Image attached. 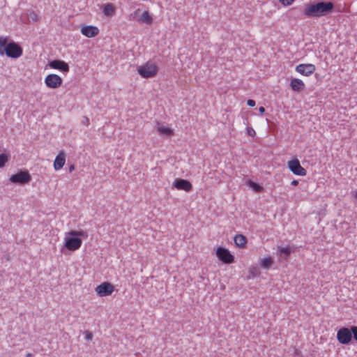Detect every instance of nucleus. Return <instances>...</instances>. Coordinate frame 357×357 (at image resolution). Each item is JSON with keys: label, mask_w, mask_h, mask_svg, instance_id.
<instances>
[{"label": "nucleus", "mask_w": 357, "mask_h": 357, "mask_svg": "<svg viewBox=\"0 0 357 357\" xmlns=\"http://www.w3.org/2000/svg\"><path fill=\"white\" fill-rule=\"evenodd\" d=\"M259 112H260L261 114H264L266 109L264 107H260L259 108Z\"/></svg>", "instance_id": "nucleus-32"}, {"label": "nucleus", "mask_w": 357, "mask_h": 357, "mask_svg": "<svg viewBox=\"0 0 357 357\" xmlns=\"http://www.w3.org/2000/svg\"><path fill=\"white\" fill-rule=\"evenodd\" d=\"M66 157L63 151H61L54 161V168L56 171L61 169L65 165Z\"/></svg>", "instance_id": "nucleus-16"}, {"label": "nucleus", "mask_w": 357, "mask_h": 357, "mask_svg": "<svg viewBox=\"0 0 357 357\" xmlns=\"http://www.w3.org/2000/svg\"><path fill=\"white\" fill-rule=\"evenodd\" d=\"M86 124L88 125L89 124V119L88 118H86Z\"/></svg>", "instance_id": "nucleus-36"}, {"label": "nucleus", "mask_w": 357, "mask_h": 357, "mask_svg": "<svg viewBox=\"0 0 357 357\" xmlns=\"http://www.w3.org/2000/svg\"><path fill=\"white\" fill-rule=\"evenodd\" d=\"M334 7L332 2H319L305 6L303 14L307 17H317L331 12Z\"/></svg>", "instance_id": "nucleus-3"}, {"label": "nucleus", "mask_w": 357, "mask_h": 357, "mask_svg": "<svg viewBox=\"0 0 357 357\" xmlns=\"http://www.w3.org/2000/svg\"><path fill=\"white\" fill-rule=\"evenodd\" d=\"M10 160V155L6 153H2L0 154V168L5 167L6 163Z\"/></svg>", "instance_id": "nucleus-22"}, {"label": "nucleus", "mask_w": 357, "mask_h": 357, "mask_svg": "<svg viewBox=\"0 0 357 357\" xmlns=\"http://www.w3.org/2000/svg\"><path fill=\"white\" fill-rule=\"evenodd\" d=\"M139 10V9L135 10V13L137 14Z\"/></svg>", "instance_id": "nucleus-39"}, {"label": "nucleus", "mask_w": 357, "mask_h": 357, "mask_svg": "<svg viewBox=\"0 0 357 357\" xmlns=\"http://www.w3.org/2000/svg\"><path fill=\"white\" fill-rule=\"evenodd\" d=\"M23 54L22 47L10 40L7 36H0V55H6L11 59L20 58Z\"/></svg>", "instance_id": "nucleus-1"}, {"label": "nucleus", "mask_w": 357, "mask_h": 357, "mask_svg": "<svg viewBox=\"0 0 357 357\" xmlns=\"http://www.w3.org/2000/svg\"><path fill=\"white\" fill-rule=\"evenodd\" d=\"M351 328L354 339L357 342V326H353L351 327Z\"/></svg>", "instance_id": "nucleus-26"}, {"label": "nucleus", "mask_w": 357, "mask_h": 357, "mask_svg": "<svg viewBox=\"0 0 357 357\" xmlns=\"http://www.w3.org/2000/svg\"><path fill=\"white\" fill-rule=\"evenodd\" d=\"M291 184L292 185H297L298 184V180L294 179V180H293V181L291 182Z\"/></svg>", "instance_id": "nucleus-33"}, {"label": "nucleus", "mask_w": 357, "mask_h": 357, "mask_svg": "<svg viewBox=\"0 0 357 357\" xmlns=\"http://www.w3.org/2000/svg\"><path fill=\"white\" fill-rule=\"evenodd\" d=\"M102 13L107 17H112L116 11V6L112 3H107L102 6Z\"/></svg>", "instance_id": "nucleus-17"}, {"label": "nucleus", "mask_w": 357, "mask_h": 357, "mask_svg": "<svg viewBox=\"0 0 357 357\" xmlns=\"http://www.w3.org/2000/svg\"><path fill=\"white\" fill-rule=\"evenodd\" d=\"M115 290V287L109 282H103L95 288V292L100 297L110 296Z\"/></svg>", "instance_id": "nucleus-7"}, {"label": "nucleus", "mask_w": 357, "mask_h": 357, "mask_svg": "<svg viewBox=\"0 0 357 357\" xmlns=\"http://www.w3.org/2000/svg\"><path fill=\"white\" fill-rule=\"evenodd\" d=\"M247 105L250 107H254L255 106V101L252 99H249L247 100Z\"/></svg>", "instance_id": "nucleus-29"}, {"label": "nucleus", "mask_w": 357, "mask_h": 357, "mask_svg": "<svg viewBox=\"0 0 357 357\" xmlns=\"http://www.w3.org/2000/svg\"><path fill=\"white\" fill-rule=\"evenodd\" d=\"M337 340L340 344H349L352 340L351 328L342 327L337 331Z\"/></svg>", "instance_id": "nucleus-8"}, {"label": "nucleus", "mask_w": 357, "mask_h": 357, "mask_svg": "<svg viewBox=\"0 0 357 357\" xmlns=\"http://www.w3.org/2000/svg\"><path fill=\"white\" fill-rule=\"evenodd\" d=\"M290 87L294 91L300 92L305 89V84L304 82L299 78H292L290 81Z\"/></svg>", "instance_id": "nucleus-15"}, {"label": "nucleus", "mask_w": 357, "mask_h": 357, "mask_svg": "<svg viewBox=\"0 0 357 357\" xmlns=\"http://www.w3.org/2000/svg\"><path fill=\"white\" fill-rule=\"evenodd\" d=\"M246 132L247 134L251 137H255L256 135L255 130L251 127H248L246 129Z\"/></svg>", "instance_id": "nucleus-27"}, {"label": "nucleus", "mask_w": 357, "mask_h": 357, "mask_svg": "<svg viewBox=\"0 0 357 357\" xmlns=\"http://www.w3.org/2000/svg\"><path fill=\"white\" fill-rule=\"evenodd\" d=\"M80 32L87 38H93L98 35L99 29L96 26L83 24L81 26Z\"/></svg>", "instance_id": "nucleus-12"}, {"label": "nucleus", "mask_w": 357, "mask_h": 357, "mask_svg": "<svg viewBox=\"0 0 357 357\" xmlns=\"http://www.w3.org/2000/svg\"><path fill=\"white\" fill-rule=\"evenodd\" d=\"M247 184L256 192H261L263 191V188L255 182L249 180L247 181Z\"/></svg>", "instance_id": "nucleus-23"}, {"label": "nucleus", "mask_w": 357, "mask_h": 357, "mask_svg": "<svg viewBox=\"0 0 357 357\" xmlns=\"http://www.w3.org/2000/svg\"><path fill=\"white\" fill-rule=\"evenodd\" d=\"M30 18L33 20V21H37L38 20V16L35 13H31L30 14Z\"/></svg>", "instance_id": "nucleus-30"}, {"label": "nucleus", "mask_w": 357, "mask_h": 357, "mask_svg": "<svg viewBox=\"0 0 357 357\" xmlns=\"http://www.w3.org/2000/svg\"><path fill=\"white\" fill-rule=\"evenodd\" d=\"M159 68L155 63L147 61L144 64L139 66L137 69V73L145 79L154 77L158 73Z\"/></svg>", "instance_id": "nucleus-4"}, {"label": "nucleus", "mask_w": 357, "mask_h": 357, "mask_svg": "<svg viewBox=\"0 0 357 357\" xmlns=\"http://www.w3.org/2000/svg\"><path fill=\"white\" fill-rule=\"evenodd\" d=\"M215 255L218 259L224 264H230L234 263V257L229 250L223 247H218L215 250Z\"/></svg>", "instance_id": "nucleus-5"}, {"label": "nucleus", "mask_w": 357, "mask_h": 357, "mask_svg": "<svg viewBox=\"0 0 357 357\" xmlns=\"http://www.w3.org/2000/svg\"><path fill=\"white\" fill-rule=\"evenodd\" d=\"M354 197L357 199V190L355 192Z\"/></svg>", "instance_id": "nucleus-37"}, {"label": "nucleus", "mask_w": 357, "mask_h": 357, "mask_svg": "<svg viewBox=\"0 0 357 357\" xmlns=\"http://www.w3.org/2000/svg\"><path fill=\"white\" fill-rule=\"evenodd\" d=\"M249 273L252 275V278L258 274V271L255 267H251L249 269Z\"/></svg>", "instance_id": "nucleus-28"}, {"label": "nucleus", "mask_w": 357, "mask_h": 357, "mask_svg": "<svg viewBox=\"0 0 357 357\" xmlns=\"http://www.w3.org/2000/svg\"><path fill=\"white\" fill-rule=\"evenodd\" d=\"M295 70L301 75L309 77L315 72L316 67L312 63H301L296 66Z\"/></svg>", "instance_id": "nucleus-11"}, {"label": "nucleus", "mask_w": 357, "mask_h": 357, "mask_svg": "<svg viewBox=\"0 0 357 357\" xmlns=\"http://www.w3.org/2000/svg\"><path fill=\"white\" fill-rule=\"evenodd\" d=\"M273 264V261L271 257H265L260 261L261 267L265 269H269Z\"/></svg>", "instance_id": "nucleus-21"}, {"label": "nucleus", "mask_w": 357, "mask_h": 357, "mask_svg": "<svg viewBox=\"0 0 357 357\" xmlns=\"http://www.w3.org/2000/svg\"><path fill=\"white\" fill-rule=\"evenodd\" d=\"M87 237L88 233L84 230H70L66 234L64 246L69 251H75L81 247L82 238Z\"/></svg>", "instance_id": "nucleus-2"}, {"label": "nucleus", "mask_w": 357, "mask_h": 357, "mask_svg": "<svg viewBox=\"0 0 357 357\" xmlns=\"http://www.w3.org/2000/svg\"><path fill=\"white\" fill-rule=\"evenodd\" d=\"M74 169H75V168H74V165H71V166L70 167V168H69V170H70V172H72V171H73V170H74Z\"/></svg>", "instance_id": "nucleus-34"}, {"label": "nucleus", "mask_w": 357, "mask_h": 357, "mask_svg": "<svg viewBox=\"0 0 357 357\" xmlns=\"http://www.w3.org/2000/svg\"><path fill=\"white\" fill-rule=\"evenodd\" d=\"M157 130L160 135L170 136L173 135V130L169 127L160 126L158 127Z\"/></svg>", "instance_id": "nucleus-20"}, {"label": "nucleus", "mask_w": 357, "mask_h": 357, "mask_svg": "<svg viewBox=\"0 0 357 357\" xmlns=\"http://www.w3.org/2000/svg\"><path fill=\"white\" fill-rule=\"evenodd\" d=\"M287 167L295 175L304 176L307 171L303 168L297 158H293L287 162Z\"/></svg>", "instance_id": "nucleus-6"}, {"label": "nucleus", "mask_w": 357, "mask_h": 357, "mask_svg": "<svg viewBox=\"0 0 357 357\" xmlns=\"http://www.w3.org/2000/svg\"><path fill=\"white\" fill-rule=\"evenodd\" d=\"M234 244L239 248H244L247 244V238L243 234H236L234 237Z\"/></svg>", "instance_id": "nucleus-18"}, {"label": "nucleus", "mask_w": 357, "mask_h": 357, "mask_svg": "<svg viewBox=\"0 0 357 357\" xmlns=\"http://www.w3.org/2000/svg\"><path fill=\"white\" fill-rule=\"evenodd\" d=\"M129 17H130V19H134V17H132V14H130V15H129Z\"/></svg>", "instance_id": "nucleus-38"}, {"label": "nucleus", "mask_w": 357, "mask_h": 357, "mask_svg": "<svg viewBox=\"0 0 357 357\" xmlns=\"http://www.w3.org/2000/svg\"><path fill=\"white\" fill-rule=\"evenodd\" d=\"M174 187L179 190L190 192L192 189L191 183L185 179H176L173 184Z\"/></svg>", "instance_id": "nucleus-14"}, {"label": "nucleus", "mask_w": 357, "mask_h": 357, "mask_svg": "<svg viewBox=\"0 0 357 357\" xmlns=\"http://www.w3.org/2000/svg\"><path fill=\"white\" fill-rule=\"evenodd\" d=\"M85 338H86V340H91L92 338H93L92 333H91L89 332H87L86 334Z\"/></svg>", "instance_id": "nucleus-31"}, {"label": "nucleus", "mask_w": 357, "mask_h": 357, "mask_svg": "<svg viewBox=\"0 0 357 357\" xmlns=\"http://www.w3.org/2000/svg\"><path fill=\"white\" fill-rule=\"evenodd\" d=\"M140 23L146 24H151L153 23V17L149 11L144 10L142 14L141 17L138 19Z\"/></svg>", "instance_id": "nucleus-19"}, {"label": "nucleus", "mask_w": 357, "mask_h": 357, "mask_svg": "<svg viewBox=\"0 0 357 357\" xmlns=\"http://www.w3.org/2000/svg\"><path fill=\"white\" fill-rule=\"evenodd\" d=\"M48 66L52 69L59 70L63 73H68L69 71L68 64L62 60H53L49 62Z\"/></svg>", "instance_id": "nucleus-13"}, {"label": "nucleus", "mask_w": 357, "mask_h": 357, "mask_svg": "<svg viewBox=\"0 0 357 357\" xmlns=\"http://www.w3.org/2000/svg\"><path fill=\"white\" fill-rule=\"evenodd\" d=\"M32 354L31 353H29L26 355V357H31Z\"/></svg>", "instance_id": "nucleus-35"}, {"label": "nucleus", "mask_w": 357, "mask_h": 357, "mask_svg": "<svg viewBox=\"0 0 357 357\" xmlns=\"http://www.w3.org/2000/svg\"><path fill=\"white\" fill-rule=\"evenodd\" d=\"M31 176L27 171H20V172L10 176L9 181L12 183L24 185L30 182Z\"/></svg>", "instance_id": "nucleus-9"}, {"label": "nucleus", "mask_w": 357, "mask_h": 357, "mask_svg": "<svg viewBox=\"0 0 357 357\" xmlns=\"http://www.w3.org/2000/svg\"><path fill=\"white\" fill-rule=\"evenodd\" d=\"M295 0H279L284 6H291Z\"/></svg>", "instance_id": "nucleus-25"}, {"label": "nucleus", "mask_w": 357, "mask_h": 357, "mask_svg": "<svg viewBox=\"0 0 357 357\" xmlns=\"http://www.w3.org/2000/svg\"><path fill=\"white\" fill-rule=\"evenodd\" d=\"M44 82L47 87L55 89L62 85L63 79L59 75L52 73L45 77Z\"/></svg>", "instance_id": "nucleus-10"}, {"label": "nucleus", "mask_w": 357, "mask_h": 357, "mask_svg": "<svg viewBox=\"0 0 357 357\" xmlns=\"http://www.w3.org/2000/svg\"><path fill=\"white\" fill-rule=\"evenodd\" d=\"M291 252V250L289 247L280 248L279 249L280 255H285V259L288 258V257L289 256Z\"/></svg>", "instance_id": "nucleus-24"}]
</instances>
